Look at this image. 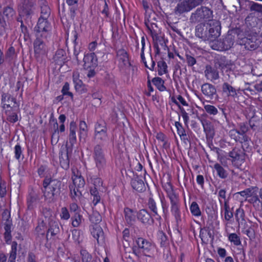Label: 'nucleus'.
I'll use <instances>...</instances> for the list:
<instances>
[{"mask_svg":"<svg viewBox=\"0 0 262 262\" xmlns=\"http://www.w3.org/2000/svg\"><path fill=\"white\" fill-rule=\"evenodd\" d=\"M42 192L45 200L53 203L58 198L61 191V182L57 179L46 178L42 182Z\"/></svg>","mask_w":262,"mask_h":262,"instance_id":"1","label":"nucleus"},{"mask_svg":"<svg viewBox=\"0 0 262 262\" xmlns=\"http://www.w3.org/2000/svg\"><path fill=\"white\" fill-rule=\"evenodd\" d=\"M93 159L98 173L101 174L104 173L107 167L108 163L104 150L101 145L97 144L94 147Z\"/></svg>","mask_w":262,"mask_h":262,"instance_id":"2","label":"nucleus"},{"mask_svg":"<svg viewBox=\"0 0 262 262\" xmlns=\"http://www.w3.org/2000/svg\"><path fill=\"white\" fill-rule=\"evenodd\" d=\"M94 139L102 146L109 141L110 137L107 133L106 123L104 120H99L95 124Z\"/></svg>","mask_w":262,"mask_h":262,"instance_id":"3","label":"nucleus"},{"mask_svg":"<svg viewBox=\"0 0 262 262\" xmlns=\"http://www.w3.org/2000/svg\"><path fill=\"white\" fill-rule=\"evenodd\" d=\"M213 18V12L206 7H201L198 8L194 13L191 15L190 19L191 22H211Z\"/></svg>","mask_w":262,"mask_h":262,"instance_id":"4","label":"nucleus"},{"mask_svg":"<svg viewBox=\"0 0 262 262\" xmlns=\"http://www.w3.org/2000/svg\"><path fill=\"white\" fill-rule=\"evenodd\" d=\"M46 39L43 37L36 36V39L34 41L33 49L35 57L38 61L41 60L48 52Z\"/></svg>","mask_w":262,"mask_h":262,"instance_id":"5","label":"nucleus"},{"mask_svg":"<svg viewBox=\"0 0 262 262\" xmlns=\"http://www.w3.org/2000/svg\"><path fill=\"white\" fill-rule=\"evenodd\" d=\"M51 26L47 19L39 18L37 24L35 27V36L47 38L50 35Z\"/></svg>","mask_w":262,"mask_h":262,"instance_id":"6","label":"nucleus"},{"mask_svg":"<svg viewBox=\"0 0 262 262\" xmlns=\"http://www.w3.org/2000/svg\"><path fill=\"white\" fill-rule=\"evenodd\" d=\"M229 137L236 142H239L244 150H249L250 148V138L248 136H242L237 129H232L229 132Z\"/></svg>","mask_w":262,"mask_h":262,"instance_id":"7","label":"nucleus"},{"mask_svg":"<svg viewBox=\"0 0 262 262\" xmlns=\"http://www.w3.org/2000/svg\"><path fill=\"white\" fill-rule=\"evenodd\" d=\"M245 150L243 149L242 150L234 147L229 153L232 164L237 168H239L245 161V154L244 151Z\"/></svg>","mask_w":262,"mask_h":262,"instance_id":"8","label":"nucleus"},{"mask_svg":"<svg viewBox=\"0 0 262 262\" xmlns=\"http://www.w3.org/2000/svg\"><path fill=\"white\" fill-rule=\"evenodd\" d=\"M136 242L144 255L150 257L154 256L155 250V246L154 244L141 237L138 238Z\"/></svg>","mask_w":262,"mask_h":262,"instance_id":"9","label":"nucleus"},{"mask_svg":"<svg viewBox=\"0 0 262 262\" xmlns=\"http://www.w3.org/2000/svg\"><path fill=\"white\" fill-rule=\"evenodd\" d=\"M116 60L118 62V67L121 70L124 71L130 66L128 54L124 49H119L117 51Z\"/></svg>","mask_w":262,"mask_h":262,"instance_id":"10","label":"nucleus"},{"mask_svg":"<svg viewBox=\"0 0 262 262\" xmlns=\"http://www.w3.org/2000/svg\"><path fill=\"white\" fill-rule=\"evenodd\" d=\"M1 97V104L4 111L18 109L19 104L17 103L16 98L12 97L10 94L3 93Z\"/></svg>","mask_w":262,"mask_h":262,"instance_id":"11","label":"nucleus"},{"mask_svg":"<svg viewBox=\"0 0 262 262\" xmlns=\"http://www.w3.org/2000/svg\"><path fill=\"white\" fill-rule=\"evenodd\" d=\"M221 25L220 23L216 20H212L208 24V41H213L220 35Z\"/></svg>","mask_w":262,"mask_h":262,"instance_id":"12","label":"nucleus"},{"mask_svg":"<svg viewBox=\"0 0 262 262\" xmlns=\"http://www.w3.org/2000/svg\"><path fill=\"white\" fill-rule=\"evenodd\" d=\"M201 91L206 98L211 100L215 99L217 94L214 85L209 83H205L201 86Z\"/></svg>","mask_w":262,"mask_h":262,"instance_id":"13","label":"nucleus"},{"mask_svg":"<svg viewBox=\"0 0 262 262\" xmlns=\"http://www.w3.org/2000/svg\"><path fill=\"white\" fill-rule=\"evenodd\" d=\"M96 53H99L98 50L96 51V53H87L84 55L83 59L84 69L88 70L89 69L95 68L97 66L98 61Z\"/></svg>","mask_w":262,"mask_h":262,"instance_id":"14","label":"nucleus"},{"mask_svg":"<svg viewBox=\"0 0 262 262\" xmlns=\"http://www.w3.org/2000/svg\"><path fill=\"white\" fill-rule=\"evenodd\" d=\"M35 4V0H23L18 7L20 15H29L32 13V8Z\"/></svg>","mask_w":262,"mask_h":262,"instance_id":"15","label":"nucleus"},{"mask_svg":"<svg viewBox=\"0 0 262 262\" xmlns=\"http://www.w3.org/2000/svg\"><path fill=\"white\" fill-rule=\"evenodd\" d=\"M239 43L248 50H254L259 46V41L255 36H248L241 39Z\"/></svg>","mask_w":262,"mask_h":262,"instance_id":"16","label":"nucleus"},{"mask_svg":"<svg viewBox=\"0 0 262 262\" xmlns=\"http://www.w3.org/2000/svg\"><path fill=\"white\" fill-rule=\"evenodd\" d=\"M170 210L172 214L174 216L177 223L181 221V212L180 210V204L179 196L170 200Z\"/></svg>","mask_w":262,"mask_h":262,"instance_id":"17","label":"nucleus"},{"mask_svg":"<svg viewBox=\"0 0 262 262\" xmlns=\"http://www.w3.org/2000/svg\"><path fill=\"white\" fill-rule=\"evenodd\" d=\"M91 235L95 238L98 244L104 242V233L101 227L98 225H92L90 226Z\"/></svg>","mask_w":262,"mask_h":262,"instance_id":"18","label":"nucleus"},{"mask_svg":"<svg viewBox=\"0 0 262 262\" xmlns=\"http://www.w3.org/2000/svg\"><path fill=\"white\" fill-rule=\"evenodd\" d=\"M204 75L206 78L211 82L219 79V72L215 67L207 65L205 67Z\"/></svg>","mask_w":262,"mask_h":262,"instance_id":"19","label":"nucleus"},{"mask_svg":"<svg viewBox=\"0 0 262 262\" xmlns=\"http://www.w3.org/2000/svg\"><path fill=\"white\" fill-rule=\"evenodd\" d=\"M193 8L190 0H184L178 4L175 8V12L176 14H181L184 12H189Z\"/></svg>","mask_w":262,"mask_h":262,"instance_id":"20","label":"nucleus"},{"mask_svg":"<svg viewBox=\"0 0 262 262\" xmlns=\"http://www.w3.org/2000/svg\"><path fill=\"white\" fill-rule=\"evenodd\" d=\"M59 162L62 168L67 169L69 167L70 161L68 156V150L67 148H61L59 154Z\"/></svg>","mask_w":262,"mask_h":262,"instance_id":"21","label":"nucleus"},{"mask_svg":"<svg viewBox=\"0 0 262 262\" xmlns=\"http://www.w3.org/2000/svg\"><path fill=\"white\" fill-rule=\"evenodd\" d=\"M154 47L156 54H159L161 50H167V47L164 39L160 36L153 37Z\"/></svg>","mask_w":262,"mask_h":262,"instance_id":"22","label":"nucleus"},{"mask_svg":"<svg viewBox=\"0 0 262 262\" xmlns=\"http://www.w3.org/2000/svg\"><path fill=\"white\" fill-rule=\"evenodd\" d=\"M137 217L139 221L144 224H150L153 222V219L150 214L146 209L140 210L137 214Z\"/></svg>","mask_w":262,"mask_h":262,"instance_id":"23","label":"nucleus"},{"mask_svg":"<svg viewBox=\"0 0 262 262\" xmlns=\"http://www.w3.org/2000/svg\"><path fill=\"white\" fill-rule=\"evenodd\" d=\"M222 89L223 93L228 97L234 98L237 96L235 88L228 82H224L222 85Z\"/></svg>","mask_w":262,"mask_h":262,"instance_id":"24","label":"nucleus"},{"mask_svg":"<svg viewBox=\"0 0 262 262\" xmlns=\"http://www.w3.org/2000/svg\"><path fill=\"white\" fill-rule=\"evenodd\" d=\"M208 25L200 24L195 28V35L197 37L202 39L203 40H207Z\"/></svg>","mask_w":262,"mask_h":262,"instance_id":"25","label":"nucleus"},{"mask_svg":"<svg viewBox=\"0 0 262 262\" xmlns=\"http://www.w3.org/2000/svg\"><path fill=\"white\" fill-rule=\"evenodd\" d=\"M131 185L132 188L138 192H143L146 189L143 181L138 177L134 178L132 180Z\"/></svg>","mask_w":262,"mask_h":262,"instance_id":"26","label":"nucleus"},{"mask_svg":"<svg viewBox=\"0 0 262 262\" xmlns=\"http://www.w3.org/2000/svg\"><path fill=\"white\" fill-rule=\"evenodd\" d=\"M72 180L74 187L82 188L84 186L85 181L78 170L73 171Z\"/></svg>","mask_w":262,"mask_h":262,"instance_id":"27","label":"nucleus"},{"mask_svg":"<svg viewBox=\"0 0 262 262\" xmlns=\"http://www.w3.org/2000/svg\"><path fill=\"white\" fill-rule=\"evenodd\" d=\"M124 214L126 223L129 226L133 225L136 221V216L133 210L128 207H125L124 209Z\"/></svg>","mask_w":262,"mask_h":262,"instance_id":"28","label":"nucleus"},{"mask_svg":"<svg viewBox=\"0 0 262 262\" xmlns=\"http://www.w3.org/2000/svg\"><path fill=\"white\" fill-rule=\"evenodd\" d=\"M163 188L165 191L167 196L169 200L179 196L178 194L174 191L173 186L170 182H166L163 184Z\"/></svg>","mask_w":262,"mask_h":262,"instance_id":"29","label":"nucleus"},{"mask_svg":"<svg viewBox=\"0 0 262 262\" xmlns=\"http://www.w3.org/2000/svg\"><path fill=\"white\" fill-rule=\"evenodd\" d=\"M59 232V228L57 223L55 222H51L50 223V227L47 233V239L49 240L50 237L51 238L55 236Z\"/></svg>","mask_w":262,"mask_h":262,"instance_id":"30","label":"nucleus"},{"mask_svg":"<svg viewBox=\"0 0 262 262\" xmlns=\"http://www.w3.org/2000/svg\"><path fill=\"white\" fill-rule=\"evenodd\" d=\"M141 45H142V48H141V60L144 63L146 67H147V68H148L149 69H150L151 70H153L156 64H155V61H153L151 55H150V59H151V63L150 67H148L146 64V61L145 56H144L145 40V38L144 36H142L141 38Z\"/></svg>","mask_w":262,"mask_h":262,"instance_id":"31","label":"nucleus"},{"mask_svg":"<svg viewBox=\"0 0 262 262\" xmlns=\"http://www.w3.org/2000/svg\"><path fill=\"white\" fill-rule=\"evenodd\" d=\"M54 60L55 62L59 65L61 66L66 61L65 51L62 49L57 50L54 56Z\"/></svg>","mask_w":262,"mask_h":262,"instance_id":"32","label":"nucleus"},{"mask_svg":"<svg viewBox=\"0 0 262 262\" xmlns=\"http://www.w3.org/2000/svg\"><path fill=\"white\" fill-rule=\"evenodd\" d=\"M12 221H8L7 223H4V228L5 232L4 233V238L6 243L8 244H10V242L12 238L11 235V227H12Z\"/></svg>","mask_w":262,"mask_h":262,"instance_id":"33","label":"nucleus"},{"mask_svg":"<svg viewBox=\"0 0 262 262\" xmlns=\"http://www.w3.org/2000/svg\"><path fill=\"white\" fill-rule=\"evenodd\" d=\"M76 125L75 122L72 121L70 124L69 142L73 146L76 142Z\"/></svg>","mask_w":262,"mask_h":262,"instance_id":"34","label":"nucleus"},{"mask_svg":"<svg viewBox=\"0 0 262 262\" xmlns=\"http://www.w3.org/2000/svg\"><path fill=\"white\" fill-rule=\"evenodd\" d=\"M247 200L250 203L253 204L254 207L256 210H259L261 206V201L254 191H252Z\"/></svg>","mask_w":262,"mask_h":262,"instance_id":"35","label":"nucleus"},{"mask_svg":"<svg viewBox=\"0 0 262 262\" xmlns=\"http://www.w3.org/2000/svg\"><path fill=\"white\" fill-rule=\"evenodd\" d=\"M147 206L148 208L152 211L153 215L156 216V218L157 220L161 219V216L158 212V209L157 207V204L155 201L152 198H149L147 202Z\"/></svg>","mask_w":262,"mask_h":262,"instance_id":"36","label":"nucleus"},{"mask_svg":"<svg viewBox=\"0 0 262 262\" xmlns=\"http://www.w3.org/2000/svg\"><path fill=\"white\" fill-rule=\"evenodd\" d=\"M9 29V22L6 21L4 17H0V36L7 35Z\"/></svg>","mask_w":262,"mask_h":262,"instance_id":"37","label":"nucleus"},{"mask_svg":"<svg viewBox=\"0 0 262 262\" xmlns=\"http://www.w3.org/2000/svg\"><path fill=\"white\" fill-rule=\"evenodd\" d=\"M18 109H10L5 111V113L7 116V120L12 123H15L18 121L17 111Z\"/></svg>","mask_w":262,"mask_h":262,"instance_id":"38","label":"nucleus"},{"mask_svg":"<svg viewBox=\"0 0 262 262\" xmlns=\"http://www.w3.org/2000/svg\"><path fill=\"white\" fill-rule=\"evenodd\" d=\"M175 126L177 128V133L180 137L181 139L184 141H187L188 138L182 124L179 121H176L175 122Z\"/></svg>","mask_w":262,"mask_h":262,"instance_id":"39","label":"nucleus"},{"mask_svg":"<svg viewBox=\"0 0 262 262\" xmlns=\"http://www.w3.org/2000/svg\"><path fill=\"white\" fill-rule=\"evenodd\" d=\"M79 138H85L88 135V128L86 123L84 121H80L79 124Z\"/></svg>","mask_w":262,"mask_h":262,"instance_id":"40","label":"nucleus"},{"mask_svg":"<svg viewBox=\"0 0 262 262\" xmlns=\"http://www.w3.org/2000/svg\"><path fill=\"white\" fill-rule=\"evenodd\" d=\"M72 225L74 227H78L83 220V216L80 213H74L71 217Z\"/></svg>","mask_w":262,"mask_h":262,"instance_id":"41","label":"nucleus"},{"mask_svg":"<svg viewBox=\"0 0 262 262\" xmlns=\"http://www.w3.org/2000/svg\"><path fill=\"white\" fill-rule=\"evenodd\" d=\"M15 13V11L13 8L10 7H7L4 9L3 14L2 15H1L0 17H4L6 21L9 22L10 20L13 18Z\"/></svg>","mask_w":262,"mask_h":262,"instance_id":"42","label":"nucleus"},{"mask_svg":"<svg viewBox=\"0 0 262 262\" xmlns=\"http://www.w3.org/2000/svg\"><path fill=\"white\" fill-rule=\"evenodd\" d=\"M152 82L160 91L163 92L166 91V88L164 85V81L161 78H154L152 80Z\"/></svg>","mask_w":262,"mask_h":262,"instance_id":"43","label":"nucleus"},{"mask_svg":"<svg viewBox=\"0 0 262 262\" xmlns=\"http://www.w3.org/2000/svg\"><path fill=\"white\" fill-rule=\"evenodd\" d=\"M73 81L76 90L81 88L83 82L79 79V73L77 71H74L73 73Z\"/></svg>","mask_w":262,"mask_h":262,"instance_id":"44","label":"nucleus"},{"mask_svg":"<svg viewBox=\"0 0 262 262\" xmlns=\"http://www.w3.org/2000/svg\"><path fill=\"white\" fill-rule=\"evenodd\" d=\"M190 210L191 214L194 216L199 217L201 215L200 207L195 202H192L190 206Z\"/></svg>","mask_w":262,"mask_h":262,"instance_id":"45","label":"nucleus"},{"mask_svg":"<svg viewBox=\"0 0 262 262\" xmlns=\"http://www.w3.org/2000/svg\"><path fill=\"white\" fill-rule=\"evenodd\" d=\"M214 168L216 170L217 175L222 179H225L227 177V173L224 168L219 163H216L214 165Z\"/></svg>","mask_w":262,"mask_h":262,"instance_id":"46","label":"nucleus"},{"mask_svg":"<svg viewBox=\"0 0 262 262\" xmlns=\"http://www.w3.org/2000/svg\"><path fill=\"white\" fill-rule=\"evenodd\" d=\"M80 256L82 262L92 261V256L85 249H81L80 250Z\"/></svg>","mask_w":262,"mask_h":262,"instance_id":"47","label":"nucleus"},{"mask_svg":"<svg viewBox=\"0 0 262 262\" xmlns=\"http://www.w3.org/2000/svg\"><path fill=\"white\" fill-rule=\"evenodd\" d=\"M90 221L94 225H98L101 221V216L99 212H93L90 216Z\"/></svg>","mask_w":262,"mask_h":262,"instance_id":"48","label":"nucleus"},{"mask_svg":"<svg viewBox=\"0 0 262 262\" xmlns=\"http://www.w3.org/2000/svg\"><path fill=\"white\" fill-rule=\"evenodd\" d=\"M229 241L235 246L241 245V241L239 237L236 233H230L228 236Z\"/></svg>","mask_w":262,"mask_h":262,"instance_id":"49","label":"nucleus"},{"mask_svg":"<svg viewBox=\"0 0 262 262\" xmlns=\"http://www.w3.org/2000/svg\"><path fill=\"white\" fill-rule=\"evenodd\" d=\"M50 15V9L47 5L41 6V16L39 18L48 19Z\"/></svg>","mask_w":262,"mask_h":262,"instance_id":"50","label":"nucleus"},{"mask_svg":"<svg viewBox=\"0 0 262 262\" xmlns=\"http://www.w3.org/2000/svg\"><path fill=\"white\" fill-rule=\"evenodd\" d=\"M69 90L70 84L68 82H66L62 88L61 93L62 95L69 96L72 100L73 99V95Z\"/></svg>","mask_w":262,"mask_h":262,"instance_id":"51","label":"nucleus"},{"mask_svg":"<svg viewBox=\"0 0 262 262\" xmlns=\"http://www.w3.org/2000/svg\"><path fill=\"white\" fill-rule=\"evenodd\" d=\"M158 238L161 247H166L168 245L167 237L163 232L161 231L158 233Z\"/></svg>","mask_w":262,"mask_h":262,"instance_id":"52","label":"nucleus"},{"mask_svg":"<svg viewBox=\"0 0 262 262\" xmlns=\"http://www.w3.org/2000/svg\"><path fill=\"white\" fill-rule=\"evenodd\" d=\"M204 107L205 111L210 115L215 116L218 113L217 108L213 105L206 104L204 105Z\"/></svg>","mask_w":262,"mask_h":262,"instance_id":"53","label":"nucleus"},{"mask_svg":"<svg viewBox=\"0 0 262 262\" xmlns=\"http://www.w3.org/2000/svg\"><path fill=\"white\" fill-rule=\"evenodd\" d=\"M245 212L244 209L239 208L236 209L235 217L236 221L239 224L241 222L244 221Z\"/></svg>","mask_w":262,"mask_h":262,"instance_id":"54","label":"nucleus"},{"mask_svg":"<svg viewBox=\"0 0 262 262\" xmlns=\"http://www.w3.org/2000/svg\"><path fill=\"white\" fill-rule=\"evenodd\" d=\"M37 196L34 193H30L27 198V203L29 208H31L37 200Z\"/></svg>","mask_w":262,"mask_h":262,"instance_id":"55","label":"nucleus"},{"mask_svg":"<svg viewBox=\"0 0 262 262\" xmlns=\"http://www.w3.org/2000/svg\"><path fill=\"white\" fill-rule=\"evenodd\" d=\"M219 200L221 204L223 203L225 204V202L228 203V201L226 198V191L224 189H221L219 191Z\"/></svg>","mask_w":262,"mask_h":262,"instance_id":"56","label":"nucleus"},{"mask_svg":"<svg viewBox=\"0 0 262 262\" xmlns=\"http://www.w3.org/2000/svg\"><path fill=\"white\" fill-rule=\"evenodd\" d=\"M158 74L159 75H162L167 72V65L164 61H160L158 63Z\"/></svg>","mask_w":262,"mask_h":262,"instance_id":"57","label":"nucleus"},{"mask_svg":"<svg viewBox=\"0 0 262 262\" xmlns=\"http://www.w3.org/2000/svg\"><path fill=\"white\" fill-rule=\"evenodd\" d=\"M14 154L16 159L19 160L21 157L22 159L23 158V150L20 145L18 144L14 147Z\"/></svg>","mask_w":262,"mask_h":262,"instance_id":"58","label":"nucleus"},{"mask_svg":"<svg viewBox=\"0 0 262 262\" xmlns=\"http://www.w3.org/2000/svg\"><path fill=\"white\" fill-rule=\"evenodd\" d=\"M225 219L227 221H230L233 217V213L229 210L230 207L228 203L225 202L224 205Z\"/></svg>","mask_w":262,"mask_h":262,"instance_id":"59","label":"nucleus"},{"mask_svg":"<svg viewBox=\"0 0 262 262\" xmlns=\"http://www.w3.org/2000/svg\"><path fill=\"white\" fill-rule=\"evenodd\" d=\"M60 216L61 219L64 220H68L70 219V214L66 207H62L61 208Z\"/></svg>","mask_w":262,"mask_h":262,"instance_id":"60","label":"nucleus"},{"mask_svg":"<svg viewBox=\"0 0 262 262\" xmlns=\"http://www.w3.org/2000/svg\"><path fill=\"white\" fill-rule=\"evenodd\" d=\"M186 60L188 66L189 67H192L194 66L196 62L195 58L189 54H186Z\"/></svg>","mask_w":262,"mask_h":262,"instance_id":"61","label":"nucleus"},{"mask_svg":"<svg viewBox=\"0 0 262 262\" xmlns=\"http://www.w3.org/2000/svg\"><path fill=\"white\" fill-rule=\"evenodd\" d=\"M239 129L238 132L242 135V136H247L246 133L249 130L248 125L244 123H241L239 124Z\"/></svg>","mask_w":262,"mask_h":262,"instance_id":"62","label":"nucleus"},{"mask_svg":"<svg viewBox=\"0 0 262 262\" xmlns=\"http://www.w3.org/2000/svg\"><path fill=\"white\" fill-rule=\"evenodd\" d=\"M10 212L8 209H5L2 213V217L4 223H7L8 221H12L10 219Z\"/></svg>","mask_w":262,"mask_h":262,"instance_id":"63","label":"nucleus"},{"mask_svg":"<svg viewBox=\"0 0 262 262\" xmlns=\"http://www.w3.org/2000/svg\"><path fill=\"white\" fill-rule=\"evenodd\" d=\"M243 233L246 234L249 238H253L255 236L254 230L252 227L245 229Z\"/></svg>","mask_w":262,"mask_h":262,"instance_id":"64","label":"nucleus"}]
</instances>
